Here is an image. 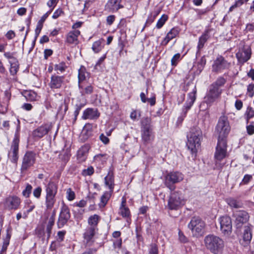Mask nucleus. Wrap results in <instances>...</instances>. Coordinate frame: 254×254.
I'll return each mask as SVG.
<instances>
[{
	"instance_id": "1",
	"label": "nucleus",
	"mask_w": 254,
	"mask_h": 254,
	"mask_svg": "<svg viewBox=\"0 0 254 254\" xmlns=\"http://www.w3.org/2000/svg\"><path fill=\"white\" fill-rule=\"evenodd\" d=\"M202 131L198 127H194L190 129L187 134L188 142L187 145L192 154L196 153L197 149L200 146L202 139Z\"/></svg>"
},
{
	"instance_id": "2",
	"label": "nucleus",
	"mask_w": 254,
	"mask_h": 254,
	"mask_svg": "<svg viewBox=\"0 0 254 254\" xmlns=\"http://www.w3.org/2000/svg\"><path fill=\"white\" fill-rule=\"evenodd\" d=\"M204 242L206 249L213 254H223L224 243L221 238L214 235H208L205 237Z\"/></svg>"
},
{
	"instance_id": "3",
	"label": "nucleus",
	"mask_w": 254,
	"mask_h": 254,
	"mask_svg": "<svg viewBox=\"0 0 254 254\" xmlns=\"http://www.w3.org/2000/svg\"><path fill=\"white\" fill-rule=\"evenodd\" d=\"M186 203L184 195L180 191L172 192L169 197L167 207L170 210H177Z\"/></svg>"
},
{
	"instance_id": "4",
	"label": "nucleus",
	"mask_w": 254,
	"mask_h": 254,
	"mask_svg": "<svg viewBox=\"0 0 254 254\" xmlns=\"http://www.w3.org/2000/svg\"><path fill=\"white\" fill-rule=\"evenodd\" d=\"M188 226L191 230L192 235L197 237L203 234L205 224L200 217L194 216L191 218Z\"/></svg>"
},
{
	"instance_id": "5",
	"label": "nucleus",
	"mask_w": 254,
	"mask_h": 254,
	"mask_svg": "<svg viewBox=\"0 0 254 254\" xmlns=\"http://www.w3.org/2000/svg\"><path fill=\"white\" fill-rule=\"evenodd\" d=\"M230 130V127L227 117L222 115L219 118L216 127V132L218 134V139H225Z\"/></svg>"
},
{
	"instance_id": "6",
	"label": "nucleus",
	"mask_w": 254,
	"mask_h": 254,
	"mask_svg": "<svg viewBox=\"0 0 254 254\" xmlns=\"http://www.w3.org/2000/svg\"><path fill=\"white\" fill-rule=\"evenodd\" d=\"M36 154L32 151H27L22 157L21 171H26L32 167L36 162Z\"/></svg>"
},
{
	"instance_id": "7",
	"label": "nucleus",
	"mask_w": 254,
	"mask_h": 254,
	"mask_svg": "<svg viewBox=\"0 0 254 254\" xmlns=\"http://www.w3.org/2000/svg\"><path fill=\"white\" fill-rule=\"evenodd\" d=\"M19 139L16 136L12 141L10 148L8 153V159L11 163L15 165H17L19 158Z\"/></svg>"
},
{
	"instance_id": "8",
	"label": "nucleus",
	"mask_w": 254,
	"mask_h": 254,
	"mask_svg": "<svg viewBox=\"0 0 254 254\" xmlns=\"http://www.w3.org/2000/svg\"><path fill=\"white\" fill-rule=\"evenodd\" d=\"M183 179V175L179 172H171L165 177V184L171 190L175 189L174 184L179 183Z\"/></svg>"
},
{
	"instance_id": "9",
	"label": "nucleus",
	"mask_w": 254,
	"mask_h": 254,
	"mask_svg": "<svg viewBox=\"0 0 254 254\" xmlns=\"http://www.w3.org/2000/svg\"><path fill=\"white\" fill-rule=\"evenodd\" d=\"M222 93V90L217 88L210 85L209 89L204 97L205 102L207 104L211 105Z\"/></svg>"
},
{
	"instance_id": "10",
	"label": "nucleus",
	"mask_w": 254,
	"mask_h": 254,
	"mask_svg": "<svg viewBox=\"0 0 254 254\" xmlns=\"http://www.w3.org/2000/svg\"><path fill=\"white\" fill-rule=\"evenodd\" d=\"M70 218L69 209L64 202L61 208V212L57 222L59 228L63 227Z\"/></svg>"
},
{
	"instance_id": "11",
	"label": "nucleus",
	"mask_w": 254,
	"mask_h": 254,
	"mask_svg": "<svg viewBox=\"0 0 254 254\" xmlns=\"http://www.w3.org/2000/svg\"><path fill=\"white\" fill-rule=\"evenodd\" d=\"M230 65V63L226 61L222 56H219L214 61L212 71L215 72H220L224 69H228Z\"/></svg>"
},
{
	"instance_id": "12",
	"label": "nucleus",
	"mask_w": 254,
	"mask_h": 254,
	"mask_svg": "<svg viewBox=\"0 0 254 254\" xmlns=\"http://www.w3.org/2000/svg\"><path fill=\"white\" fill-rule=\"evenodd\" d=\"M227 143L225 139H218L217 145L215 153V158L218 161H221L226 156Z\"/></svg>"
},
{
	"instance_id": "13",
	"label": "nucleus",
	"mask_w": 254,
	"mask_h": 254,
	"mask_svg": "<svg viewBox=\"0 0 254 254\" xmlns=\"http://www.w3.org/2000/svg\"><path fill=\"white\" fill-rule=\"evenodd\" d=\"M220 230L224 235H229L232 229V220L230 217L225 215L219 218Z\"/></svg>"
},
{
	"instance_id": "14",
	"label": "nucleus",
	"mask_w": 254,
	"mask_h": 254,
	"mask_svg": "<svg viewBox=\"0 0 254 254\" xmlns=\"http://www.w3.org/2000/svg\"><path fill=\"white\" fill-rule=\"evenodd\" d=\"M235 217V223L237 228H241L244 223L249 219V214L245 211L241 210L234 214Z\"/></svg>"
},
{
	"instance_id": "15",
	"label": "nucleus",
	"mask_w": 254,
	"mask_h": 254,
	"mask_svg": "<svg viewBox=\"0 0 254 254\" xmlns=\"http://www.w3.org/2000/svg\"><path fill=\"white\" fill-rule=\"evenodd\" d=\"M64 77L59 76L56 74L52 75L51 77V80L49 86L52 89L61 88L64 84Z\"/></svg>"
},
{
	"instance_id": "16",
	"label": "nucleus",
	"mask_w": 254,
	"mask_h": 254,
	"mask_svg": "<svg viewBox=\"0 0 254 254\" xmlns=\"http://www.w3.org/2000/svg\"><path fill=\"white\" fill-rule=\"evenodd\" d=\"M20 199L15 196H9L5 199L4 207L9 210L17 209L20 204Z\"/></svg>"
},
{
	"instance_id": "17",
	"label": "nucleus",
	"mask_w": 254,
	"mask_h": 254,
	"mask_svg": "<svg viewBox=\"0 0 254 254\" xmlns=\"http://www.w3.org/2000/svg\"><path fill=\"white\" fill-rule=\"evenodd\" d=\"M51 128V125L48 124L43 125L34 130L32 135L34 137L42 138L48 133Z\"/></svg>"
},
{
	"instance_id": "18",
	"label": "nucleus",
	"mask_w": 254,
	"mask_h": 254,
	"mask_svg": "<svg viewBox=\"0 0 254 254\" xmlns=\"http://www.w3.org/2000/svg\"><path fill=\"white\" fill-rule=\"evenodd\" d=\"M122 0H109L105 5V9L109 12H115L123 7L121 4Z\"/></svg>"
},
{
	"instance_id": "19",
	"label": "nucleus",
	"mask_w": 254,
	"mask_h": 254,
	"mask_svg": "<svg viewBox=\"0 0 254 254\" xmlns=\"http://www.w3.org/2000/svg\"><path fill=\"white\" fill-rule=\"evenodd\" d=\"M252 238L251 228L250 226H245L243 234V239L241 241V244L244 247L248 246L251 243Z\"/></svg>"
},
{
	"instance_id": "20",
	"label": "nucleus",
	"mask_w": 254,
	"mask_h": 254,
	"mask_svg": "<svg viewBox=\"0 0 254 254\" xmlns=\"http://www.w3.org/2000/svg\"><path fill=\"white\" fill-rule=\"evenodd\" d=\"M100 116V113L97 109L87 108L83 112L82 118L83 120H96Z\"/></svg>"
},
{
	"instance_id": "21",
	"label": "nucleus",
	"mask_w": 254,
	"mask_h": 254,
	"mask_svg": "<svg viewBox=\"0 0 254 254\" xmlns=\"http://www.w3.org/2000/svg\"><path fill=\"white\" fill-rule=\"evenodd\" d=\"M141 138L144 143H150L154 140L153 128L141 129Z\"/></svg>"
},
{
	"instance_id": "22",
	"label": "nucleus",
	"mask_w": 254,
	"mask_h": 254,
	"mask_svg": "<svg viewBox=\"0 0 254 254\" xmlns=\"http://www.w3.org/2000/svg\"><path fill=\"white\" fill-rule=\"evenodd\" d=\"M195 93L196 91H193L188 94V98L184 106L183 117H186L188 111L190 109L195 101L196 99Z\"/></svg>"
},
{
	"instance_id": "23",
	"label": "nucleus",
	"mask_w": 254,
	"mask_h": 254,
	"mask_svg": "<svg viewBox=\"0 0 254 254\" xmlns=\"http://www.w3.org/2000/svg\"><path fill=\"white\" fill-rule=\"evenodd\" d=\"M97 229L94 228L93 227H88L85 233H84V239L86 242V244H90L93 243L94 241L93 238L95 235Z\"/></svg>"
},
{
	"instance_id": "24",
	"label": "nucleus",
	"mask_w": 254,
	"mask_h": 254,
	"mask_svg": "<svg viewBox=\"0 0 254 254\" xmlns=\"http://www.w3.org/2000/svg\"><path fill=\"white\" fill-rule=\"evenodd\" d=\"M251 55V50L249 49L240 51L236 54V57L239 62L243 63L248 61L250 59Z\"/></svg>"
},
{
	"instance_id": "25",
	"label": "nucleus",
	"mask_w": 254,
	"mask_h": 254,
	"mask_svg": "<svg viewBox=\"0 0 254 254\" xmlns=\"http://www.w3.org/2000/svg\"><path fill=\"white\" fill-rule=\"evenodd\" d=\"M46 195H55L58 191V186L53 181H50L45 187Z\"/></svg>"
},
{
	"instance_id": "26",
	"label": "nucleus",
	"mask_w": 254,
	"mask_h": 254,
	"mask_svg": "<svg viewBox=\"0 0 254 254\" xmlns=\"http://www.w3.org/2000/svg\"><path fill=\"white\" fill-rule=\"evenodd\" d=\"M89 149L88 145L82 146L77 151V156L79 162H83L86 159V156Z\"/></svg>"
},
{
	"instance_id": "27",
	"label": "nucleus",
	"mask_w": 254,
	"mask_h": 254,
	"mask_svg": "<svg viewBox=\"0 0 254 254\" xmlns=\"http://www.w3.org/2000/svg\"><path fill=\"white\" fill-rule=\"evenodd\" d=\"M126 199L123 197L122 199V203L120 207L119 214L123 217H128L130 215V213L129 208L126 206Z\"/></svg>"
},
{
	"instance_id": "28",
	"label": "nucleus",
	"mask_w": 254,
	"mask_h": 254,
	"mask_svg": "<svg viewBox=\"0 0 254 254\" xmlns=\"http://www.w3.org/2000/svg\"><path fill=\"white\" fill-rule=\"evenodd\" d=\"M80 32L78 30L70 31L66 36V42L69 44L76 43Z\"/></svg>"
},
{
	"instance_id": "29",
	"label": "nucleus",
	"mask_w": 254,
	"mask_h": 254,
	"mask_svg": "<svg viewBox=\"0 0 254 254\" xmlns=\"http://www.w3.org/2000/svg\"><path fill=\"white\" fill-rule=\"evenodd\" d=\"M179 31L175 28H172L167 34L166 36L162 42L163 45H166L169 42L175 38L178 34Z\"/></svg>"
},
{
	"instance_id": "30",
	"label": "nucleus",
	"mask_w": 254,
	"mask_h": 254,
	"mask_svg": "<svg viewBox=\"0 0 254 254\" xmlns=\"http://www.w3.org/2000/svg\"><path fill=\"white\" fill-rule=\"evenodd\" d=\"M105 185L108 187L110 190H114V179L113 173L109 172L107 176L104 178Z\"/></svg>"
},
{
	"instance_id": "31",
	"label": "nucleus",
	"mask_w": 254,
	"mask_h": 254,
	"mask_svg": "<svg viewBox=\"0 0 254 254\" xmlns=\"http://www.w3.org/2000/svg\"><path fill=\"white\" fill-rule=\"evenodd\" d=\"M88 73L86 71V69L84 67L81 66L78 70V86L80 89H83L82 87L80 85L81 82L84 81L86 77L88 76Z\"/></svg>"
},
{
	"instance_id": "32",
	"label": "nucleus",
	"mask_w": 254,
	"mask_h": 254,
	"mask_svg": "<svg viewBox=\"0 0 254 254\" xmlns=\"http://www.w3.org/2000/svg\"><path fill=\"white\" fill-rule=\"evenodd\" d=\"M209 38V31L206 30L204 33L199 37L197 45L198 50L201 49L207 40Z\"/></svg>"
},
{
	"instance_id": "33",
	"label": "nucleus",
	"mask_w": 254,
	"mask_h": 254,
	"mask_svg": "<svg viewBox=\"0 0 254 254\" xmlns=\"http://www.w3.org/2000/svg\"><path fill=\"white\" fill-rule=\"evenodd\" d=\"M227 203L231 207L239 208L242 207V203L234 198L229 197L226 199Z\"/></svg>"
},
{
	"instance_id": "34",
	"label": "nucleus",
	"mask_w": 254,
	"mask_h": 254,
	"mask_svg": "<svg viewBox=\"0 0 254 254\" xmlns=\"http://www.w3.org/2000/svg\"><path fill=\"white\" fill-rule=\"evenodd\" d=\"M55 195H46L45 205L47 209H52L56 202V199Z\"/></svg>"
},
{
	"instance_id": "35",
	"label": "nucleus",
	"mask_w": 254,
	"mask_h": 254,
	"mask_svg": "<svg viewBox=\"0 0 254 254\" xmlns=\"http://www.w3.org/2000/svg\"><path fill=\"white\" fill-rule=\"evenodd\" d=\"M55 212H54L53 215L49 218L46 226V231L47 234L48 238H49L50 237L53 226L55 224Z\"/></svg>"
},
{
	"instance_id": "36",
	"label": "nucleus",
	"mask_w": 254,
	"mask_h": 254,
	"mask_svg": "<svg viewBox=\"0 0 254 254\" xmlns=\"http://www.w3.org/2000/svg\"><path fill=\"white\" fill-rule=\"evenodd\" d=\"M113 190H109V191H105L102 195L100 200V205L103 207L105 206L107 203L108 200L110 198L113 193Z\"/></svg>"
},
{
	"instance_id": "37",
	"label": "nucleus",
	"mask_w": 254,
	"mask_h": 254,
	"mask_svg": "<svg viewBox=\"0 0 254 254\" xmlns=\"http://www.w3.org/2000/svg\"><path fill=\"white\" fill-rule=\"evenodd\" d=\"M153 128L151 119L149 117L143 118L141 121V129Z\"/></svg>"
},
{
	"instance_id": "38",
	"label": "nucleus",
	"mask_w": 254,
	"mask_h": 254,
	"mask_svg": "<svg viewBox=\"0 0 254 254\" xmlns=\"http://www.w3.org/2000/svg\"><path fill=\"white\" fill-rule=\"evenodd\" d=\"M99 219L100 217L97 214L90 216L88 220V224L90 225L89 227H93L94 228L97 229L96 226Z\"/></svg>"
},
{
	"instance_id": "39",
	"label": "nucleus",
	"mask_w": 254,
	"mask_h": 254,
	"mask_svg": "<svg viewBox=\"0 0 254 254\" xmlns=\"http://www.w3.org/2000/svg\"><path fill=\"white\" fill-rule=\"evenodd\" d=\"M226 82V80L223 77L220 76L211 85L217 88H220V87L223 86L225 84Z\"/></svg>"
},
{
	"instance_id": "40",
	"label": "nucleus",
	"mask_w": 254,
	"mask_h": 254,
	"mask_svg": "<svg viewBox=\"0 0 254 254\" xmlns=\"http://www.w3.org/2000/svg\"><path fill=\"white\" fill-rule=\"evenodd\" d=\"M245 117L247 123L249 120L254 117V110L251 107H248L245 114Z\"/></svg>"
},
{
	"instance_id": "41",
	"label": "nucleus",
	"mask_w": 254,
	"mask_h": 254,
	"mask_svg": "<svg viewBox=\"0 0 254 254\" xmlns=\"http://www.w3.org/2000/svg\"><path fill=\"white\" fill-rule=\"evenodd\" d=\"M167 19H168V16L165 14H163L161 16V17L158 20L157 24H156V27L158 29L161 28L164 25V24H165L166 21L167 20Z\"/></svg>"
},
{
	"instance_id": "42",
	"label": "nucleus",
	"mask_w": 254,
	"mask_h": 254,
	"mask_svg": "<svg viewBox=\"0 0 254 254\" xmlns=\"http://www.w3.org/2000/svg\"><path fill=\"white\" fill-rule=\"evenodd\" d=\"M91 126L90 124H86L84 126L81 132L82 135H85V138H87L91 132Z\"/></svg>"
},
{
	"instance_id": "43",
	"label": "nucleus",
	"mask_w": 254,
	"mask_h": 254,
	"mask_svg": "<svg viewBox=\"0 0 254 254\" xmlns=\"http://www.w3.org/2000/svg\"><path fill=\"white\" fill-rule=\"evenodd\" d=\"M92 49L95 53H99L102 49L101 42L99 40L95 41L92 45Z\"/></svg>"
},
{
	"instance_id": "44",
	"label": "nucleus",
	"mask_w": 254,
	"mask_h": 254,
	"mask_svg": "<svg viewBox=\"0 0 254 254\" xmlns=\"http://www.w3.org/2000/svg\"><path fill=\"white\" fill-rule=\"evenodd\" d=\"M206 60L204 57H201L200 60L198 61L197 63V69L200 72L203 70L206 64Z\"/></svg>"
},
{
	"instance_id": "45",
	"label": "nucleus",
	"mask_w": 254,
	"mask_h": 254,
	"mask_svg": "<svg viewBox=\"0 0 254 254\" xmlns=\"http://www.w3.org/2000/svg\"><path fill=\"white\" fill-rule=\"evenodd\" d=\"M66 68V66L64 62H62L59 63V64H57L55 65V70L56 71H59L61 72H63L65 71Z\"/></svg>"
},
{
	"instance_id": "46",
	"label": "nucleus",
	"mask_w": 254,
	"mask_h": 254,
	"mask_svg": "<svg viewBox=\"0 0 254 254\" xmlns=\"http://www.w3.org/2000/svg\"><path fill=\"white\" fill-rule=\"evenodd\" d=\"M32 187L31 185L27 184L25 189L22 191V194L26 197H28L31 193Z\"/></svg>"
},
{
	"instance_id": "47",
	"label": "nucleus",
	"mask_w": 254,
	"mask_h": 254,
	"mask_svg": "<svg viewBox=\"0 0 254 254\" xmlns=\"http://www.w3.org/2000/svg\"><path fill=\"white\" fill-rule=\"evenodd\" d=\"M181 60V55L179 53L175 54L171 59V65L176 66L178 62Z\"/></svg>"
},
{
	"instance_id": "48",
	"label": "nucleus",
	"mask_w": 254,
	"mask_h": 254,
	"mask_svg": "<svg viewBox=\"0 0 254 254\" xmlns=\"http://www.w3.org/2000/svg\"><path fill=\"white\" fill-rule=\"evenodd\" d=\"M75 193L71 189L69 188L66 190V197L69 201H72L75 198Z\"/></svg>"
},
{
	"instance_id": "49",
	"label": "nucleus",
	"mask_w": 254,
	"mask_h": 254,
	"mask_svg": "<svg viewBox=\"0 0 254 254\" xmlns=\"http://www.w3.org/2000/svg\"><path fill=\"white\" fill-rule=\"evenodd\" d=\"M93 87L92 86L89 85L87 86L84 89H83L82 91H81V93L82 95L85 94H90L93 92Z\"/></svg>"
},
{
	"instance_id": "50",
	"label": "nucleus",
	"mask_w": 254,
	"mask_h": 254,
	"mask_svg": "<svg viewBox=\"0 0 254 254\" xmlns=\"http://www.w3.org/2000/svg\"><path fill=\"white\" fill-rule=\"evenodd\" d=\"M94 170L93 167H89L86 169H84L82 172V175L84 176H90L94 173Z\"/></svg>"
},
{
	"instance_id": "51",
	"label": "nucleus",
	"mask_w": 254,
	"mask_h": 254,
	"mask_svg": "<svg viewBox=\"0 0 254 254\" xmlns=\"http://www.w3.org/2000/svg\"><path fill=\"white\" fill-rule=\"evenodd\" d=\"M43 25L42 24L39 23H37V26H36V28L35 29V39L33 42V46H34L35 45V41L37 39V38L38 37V36H39L42 29V27H43Z\"/></svg>"
},
{
	"instance_id": "52",
	"label": "nucleus",
	"mask_w": 254,
	"mask_h": 254,
	"mask_svg": "<svg viewBox=\"0 0 254 254\" xmlns=\"http://www.w3.org/2000/svg\"><path fill=\"white\" fill-rule=\"evenodd\" d=\"M138 116H140V112L138 110H133L130 114V118L133 121L136 120Z\"/></svg>"
},
{
	"instance_id": "53",
	"label": "nucleus",
	"mask_w": 254,
	"mask_h": 254,
	"mask_svg": "<svg viewBox=\"0 0 254 254\" xmlns=\"http://www.w3.org/2000/svg\"><path fill=\"white\" fill-rule=\"evenodd\" d=\"M82 107V106L81 105H76L75 110L74 112V118L73 121V123H74L76 122V121L77 120V117L78 115H79V113Z\"/></svg>"
},
{
	"instance_id": "54",
	"label": "nucleus",
	"mask_w": 254,
	"mask_h": 254,
	"mask_svg": "<svg viewBox=\"0 0 254 254\" xmlns=\"http://www.w3.org/2000/svg\"><path fill=\"white\" fill-rule=\"evenodd\" d=\"M42 192V188L40 187H38L33 190V194L34 197L37 198H39L41 196Z\"/></svg>"
},
{
	"instance_id": "55",
	"label": "nucleus",
	"mask_w": 254,
	"mask_h": 254,
	"mask_svg": "<svg viewBox=\"0 0 254 254\" xmlns=\"http://www.w3.org/2000/svg\"><path fill=\"white\" fill-rule=\"evenodd\" d=\"M254 84L253 83L250 84L247 87V92L248 95L251 97H252L254 95Z\"/></svg>"
},
{
	"instance_id": "56",
	"label": "nucleus",
	"mask_w": 254,
	"mask_h": 254,
	"mask_svg": "<svg viewBox=\"0 0 254 254\" xmlns=\"http://www.w3.org/2000/svg\"><path fill=\"white\" fill-rule=\"evenodd\" d=\"M65 233V231H59L57 234V241L59 242L63 241Z\"/></svg>"
},
{
	"instance_id": "57",
	"label": "nucleus",
	"mask_w": 254,
	"mask_h": 254,
	"mask_svg": "<svg viewBox=\"0 0 254 254\" xmlns=\"http://www.w3.org/2000/svg\"><path fill=\"white\" fill-rule=\"evenodd\" d=\"M18 66L16 64H11L10 72L12 75L15 74L18 70Z\"/></svg>"
},
{
	"instance_id": "58",
	"label": "nucleus",
	"mask_w": 254,
	"mask_h": 254,
	"mask_svg": "<svg viewBox=\"0 0 254 254\" xmlns=\"http://www.w3.org/2000/svg\"><path fill=\"white\" fill-rule=\"evenodd\" d=\"M149 254H158V248L156 244H152L150 245Z\"/></svg>"
},
{
	"instance_id": "59",
	"label": "nucleus",
	"mask_w": 254,
	"mask_h": 254,
	"mask_svg": "<svg viewBox=\"0 0 254 254\" xmlns=\"http://www.w3.org/2000/svg\"><path fill=\"white\" fill-rule=\"evenodd\" d=\"M63 13V10L61 8H59L54 12L52 17L54 19H57Z\"/></svg>"
},
{
	"instance_id": "60",
	"label": "nucleus",
	"mask_w": 254,
	"mask_h": 254,
	"mask_svg": "<svg viewBox=\"0 0 254 254\" xmlns=\"http://www.w3.org/2000/svg\"><path fill=\"white\" fill-rule=\"evenodd\" d=\"M51 11L52 10L44 14L38 22L43 25V23L45 22L47 18L48 17L49 14L51 12Z\"/></svg>"
},
{
	"instance_id": "61",
	"label": "nucleus",
	"mask_w": 254,
	"mask_h": 254,
	"mask_svg": "<svg viewBox=\"0 0 254 254\" xmlns=\"http://www.w3.org/2000/svg\"><path fill=\"white\" fill-rule=\"evenodd\" d=\"M9 242H8V240H4L3 245L2 247V249H1V254H2V253L5 252V251H6L7 246L9 245Z\"/></svg>"
},
{
	"instance_id": "62",
	"label": "nucleus",
	"mask_w": 254,
	"mask_h": 254,
	"mask_svg": "<svg viewBox=\"0 0 254 254\" xmlns=\"http://www.w3.org/2000/svg\"><path fill=\"white\" fill-rule=\"evenodd\" d=\"M100 139L105 144H108L109 142V139L103 133L100 135Z\"/></svg>"
},
{
	"instance_id": "63",
	"label": "nucleus",
	"mask_w": 254,
	"mask_h": 254,
	"mask_svg": "<svg viewBox=\"0 0 254 254\" xmlns=\"http://www.w3.org/2000/svg\"><path fill=\"white\" fill-rule=\"evenodd\" d=\"M235 106L237 110H241L243 107L242 101L240 100H236V101L235 102Z\"/></svg>"
},
{
	"instance_id": "64",
	"label": "nucleus",
	"mask_w": 254,
	"mask_h": 254,
	"mask_svg": "<svg viewBox=\"0 0 254 254\" xmlns=\"http://www.w3.org/2000/svg\"><path fill=\"white\" fill-rule=\"evenodd\" d=\"M247 130L248 133L250 135H252L254 133V126L250 125L247 127Z\"/></svg>"
}]
</instances>
